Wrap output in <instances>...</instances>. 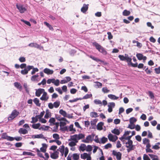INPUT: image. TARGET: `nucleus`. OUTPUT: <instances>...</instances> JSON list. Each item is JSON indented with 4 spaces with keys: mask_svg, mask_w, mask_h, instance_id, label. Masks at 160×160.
I'll return each instance as SVG.
<instances>
[{
    "mask_svg": "<svg viewBox=\"0 0 160 160\" xmlns=\"http://www.w3.org/2000/svg\"><path fill=\"white\" fill-rule=\"evenodd\" d=\"M120 60L128 62L129 65H131L132 67H136L138 65V63H133L132 62V58L130 57L127 54H125V56L123 55H119L118 56Z\"/></svg>",
    "mask_w": 160,
    "mask_h": 160,
    "instance_id": "nucleus-1",
    "label": "nucleus"
},
{
    "mask_svg": "<svg viewBox=\"0 0 160 160\" xmlns=\"http://www.w3.org/2000/svg\"><path fill=\"white\" fill-rule=\"evenodd\" d=\"M92 45L95 47L96 49L99 52L102 53V54L104 55H106L107 54V52L104 48L97 42H94L92 43Z\"/></svg>",
    "mask_w": 160,
    "mask_h": 160,
    "instance_id": "nucleus-2",
    "label": "nucleus"
},
{
    "mask_svg": "<svg viewBox=\"0 0 160 160\" xmlns=\"http://www.w3.org/2000/svg\"><path fill=\"white\" fill-rule=\"evenodd\" d=\"M19 114V112L17 110H13L8 118V121H11L17 117Z\"/></svg>",
    "mask_w": 160,
    "mask_h": 160,
    "instance_id": "nucleus-3",
    "label": "nucleus"
},
{
    "mask_svg": "<svg viewBox=\"0 0 160 160\" xmlns=\"http://www.w3.org/2000/svg\"><path fill=\"white\" fill-rule=\"evenodd\" d=\"M16 6L18 9L19 10L20 13H22L27 11V9L24 5L22 4L18 5L17 4Z\"/></svg>",
    "mask_w": 160,
    "mask_h": 160,
    "instance_id": "nucleus-4",
    "label": "nucleus"
},
{
    "mask_svg": "<svg viewBox=\"0 0 160 160\" xmlns=\"http://www.w3.org/2000/svg\"><path fill=\"white\" fill-rule=\"evenodd\" d=\"M32 67L30 65L27 66L26 68L21 71V73L22 75H26L28 73V71L32 69Z\"/></svg>",
    "mask_w": 160,
    "mask_h": 160,
    "instance_id": "nucleus-5",
    "label": "nucleus"
},
{
    "mask_svg": "<svg viewBox=\"0 0 160 160\" xmlns=\"http://www.w3.org/2000/svg\"><path fill=\"white\" fill-rule=\"evenodd\" d=\"M58 150L55 151L53 152L50 153V157L52 159H56L59 157V152Z\"/></svg>",
    "mask_w": 160,
    "mask_h": 160,
    "instance_id": "nucleus-6",
    "label": "nucleus"
},
{
    "mask_svg": "<svg viewBox=\"0 0 160 160\" xmlns=\"http://www.w3.org/2000/svg\"><path fill=\"white\" fill-rule=\"evenodd\" d=\"M94 136V134H92V137L91 135L87 136L85 139L82 140V142L86 143L89 142L90 141L92 142V138Z\"/></svg>",
    "mask_w": 160,
    "mask_h": 160,
    "instance_id": "nucleus-7",
    "label": "nucleus"
},
{
    "mask_svg": "<svg viewBox=\"0 0 160 160\" xmlns=\"http://www.w3.org/2000/svg\"><path fill=\"white\" fill-rule=\"evenodd\" d=\"M112 154L116 156V158L118 160H120L121 159L122 154L120 152H117L116 151L113 150L112 151Z\"/></svg>",
    "mask_w": 160,
    "mask_h": 160,
    "instance_id": "nucleus-8",
    "label": "nucleus"
},
{
    "mask_svg": "<svg viewBox=\"0 0 160 160\" xmlns=\"http://www.w3.org/2000/svg\"><path fill=\"white\" fill-rule=\"evenodd\" d=\"M108 138L110 141L112 142H115L118 139L117 136H113V135L111 133L109 134L108 136Z\"/></svg>",
    "mask_w": 160,
    "mask_h": 160,
    "instance_id": "nucleus-9",
    "label": "nucleus"
},
{
    "mask_svg": "<svg viewBox=\"0 0 160 160\" xmlns=\"http://www.w3.org/2000/svg\"><path fill=\"white\" fill-rule=\"evenodd\" d=\"M115 103L113 102L109 103L108 106V111L109 112H111L112 111V108L115 106Z\"/></svg>",
    "mask_w": 160,
    "mask_h": 160,
    "instance_id": "nucleus-10",
    "label": "nucleus"
},
{
    "mask_svg": "<svg viewBox=\"0 0 160 160\" xmlns=\"http://www.w3.org/2000/svg\"><path fill=\"white\" fill-rule=\"evenodd\" d=\"M32 138H43L47 140L46 138L44 137L43 135L42 134H37L36 135H33L32 136Z\"/></svg>",
    "mask_w": 160,
    "mask_h": 160,
    "instance_id": "nucleus-11",
    "label": "nucleus"
},
{
    "mask_svg": "<svg viewBox=\"0 0 160 160\" xmlns=\"http://www.w3.org/2000/svg\"><path fill=\"white\" fill-rule=\"evenodd\" d=\"M72 140L75 142H78V139L77 134H74V135L70 136V139H69V141Z\"/></svg>",
    "mask_w": 160,
    "mask_h": 160,
    "instance_id": "nucleus-12",
    "label": "nucleus"
},
{
    "mask_svg": "<svg viewBox=\"0 0 160 160\" xmlns=\"http://www.w3.org/2000/svg\"><path fill=\"white\" fill-rule=\"evenodd\" d=\"M88 4H84L83 7L81 8V11L83 13H85L88 9Z\"/></svg>",
    "mask_w": 160,
    "mask_h": 160,
    "instance_id": "nucleus-13",
    "label": "nucleus"
},
{
    "mask_svg": "<svg viewBox=\"0 0 160 160\" xmlns=\"http://www.w3.org/2000/svg\"><path fill=\"white\" fill-rule=\"evenodd\" d=\"M132 144V140H129L128 142L126 143V147L129 148L130 150L132 149L133 148Z\"/></svg>",
    "mask_w": 160,
    "mask_h": 160,
    "instance_id": "nucleus-14",
    "label": "nucleus"
},
{
    "mask_svg": "<svg viewBox=\"0 0 160 160\" xmlns=\"http://www.w3.org/2000/svg\"><path fill=\"white\" fill-rule=\"evenodd\" d=\"M45 91L44 89L39 88L37 90L36 92V95L37 97H40L41 94Z\"/></svg>",
    "mask_w": 160,
    "mask_h": 160,
    "instance_id": "nucleus-15",
    "label": "nucleus"
},
{
    "mask_svg": "<svg viewBox=\"0 0 160 160\" xmlns=\"http://www.w3.org/2000/svg\"><path fill=\"white\" fill-rule=\"evenodd\" d=\"M18 132L20 134H25L28 133V131L26 129L21 128L19 129Z\"/></svg>",
    "mask_w": 160,
    "mask_h": 160,
    "instance_id": "nucleus-16",
    "label": "nucleus"
},
{
    "mask_svg": "<svg viewBox=\"0 0 160 160\" xmlns=\"http://www.w3.org/2000/svg\"><path fill=\"white\" fill-rule=\"evenodd\" d=\"M48 98V97L47 96V93L45 91L43 92V95L40 98V99L42 100H47Z\"/></svg>",
    "mask_w": 160,
    "mask_h": 160,
    "instance_id": "nucleus-17",
    "label": "nucleus"
},
{
    "mask_svg": "<svg viewBox=\"0 0 160 160\" xmlns=\"http://www.w3.org/2000/svg\"><path fill=\"white\" fill-rule=\"evenodd\" d=\"M42 147L41 148L40 150L43 152H45L46 151V149L47 148V145L45 143L42 144Z\"/></svg>",
    "mask_w": 160,
    "mask_h": 160,
    "instance_id": "nucleus-18",
    "label": "nucleus"
},
{
    "mask_svg": "<svg viewBox=\"0 0 160 160\" xmlns=\"http://www.w3.org/2000/svg\"><path fill=\"white\" fill-rule=\"evenodd\" d=\"M44 72L48 75L52 74L53 73V71L48 68H45L43 70Z\"/></svg>",
    "mask_w": 160,
    "mask_h": 160,
    "instance_id": "nucleus-19",
    "label": "nucleus"
},
{
    "mask_svg": "<svg viewBox=\"0 0 160 160\" xmlns=\"http://www.w3.org/2000/svg\"><path fill=\"white\" fill-rule=\"evenodd\" d=\"M69 131L72 132V134H74L76 132V130L73 128V125L72 124H71L68 128Z\"/></svg>",
    "mask_w": 160,
    "mask_h": 160,
    "instance_id": "nucleus-20",
    "label": "nucleus"
},
{
    "mask_svg": "<svg viewBox=\"0 0 160 160\" xmlns=\"http://www.w3.org/2000/svg\"><path fill=\"white\" fill-rule=\"evenodd\" d=\"M150 140L147 138H145L142 139V143L146 145H150Z\"/></svg>",
    "mask_w": 160,
    "mask_h": 160,
    "instance_id": "nucleus-21",
    "label": "nucleus"
},
{
    "mask_svg": "<svg viewBox=\"0 0 160 160\" xmlns=\"http://www.w3.org/2000/svg\"><path fill=\"white\" fill-rule=\"evenodd\" d=\"M28 46L31 47L40 48V46L36 43H31L28 44Z\"/></svg>",
    "mask_w": 160,
    "mask_h": 160,
    "instance_id": "nucleus-22",
    "label": "nucleus"
},
{
    "mask_svg": "<svg viewBox=\"0 0 160 160\" xmlns=\"http://www.w3.org/2000/svg\"><path fill=\"white\" fill-rule=\"evenodd\" d=\"M103 123L102 122H100L98 123L97 125V129L99 130H101L102 129V126Z\"/></svg>",
    "mask_w": 160,
    "mask_h": 160,
    "instance_id": "nucleus-23",
    "label": "nucleus"
},
{
    "mask_svg": "<svg viewBox=\"0 0 160 160\" xmlns=\"http://www.w3.org/2000/svg\"><path fill=\"white\" fill-rule=\"evenodd\" d=\"M33 101L37 106L40 107L41 106V103H39V101L38 98H35L33 99Z\"/></svg>",
    "mask_w": 160,
    "mask_h": 160,
    "instance_id": "nucleus-24",
    "label": "nucleus"
},
{
    "mask_svg": "<svg viewBox=\"0 0 160 160\" xmlns=\"http://www.w3.org/2000/svg\"><path fill=\"white\" fill-rule=\"evenodd\" d=\"M151 147V145H146V152H153V151L150 148Z\"/></svg>",
    "mask_w": 160,
    "mask_h": 160,
    "instance_id": "nucleus-25",
    "label": "nucleus"
},
{
    "mask_svg": "<svg viewBox=\"0 0 160 160\" xmlns=\"http://www.w3.org/2000/svg\"><path fill=\"white\" fill-rule=\"evenodd\" d=\"M51 116V113L49 112L48 109L46 110V113L45 115L44 116V118L46 119L48 118L49 117Z\"/></svg>",
    "mask_w": 160,
    "mask_h": 160,
    "instance_id": "nucleus-26",
    "label": "nucleus"
},
{
    "mask_svg": "<svg viewBox=\"0 0 160 160\" xmlns=\"http://www.w3.org/2000/svg\"><path fill=\"white\" fill-rule=\"evenodd\" d=\"M86 145L84 144H81L79 147V150L84 151L86 149Z\"/></svg>",
    "mask_w": 160,
    "mask_h": 160,
    "instance_id": "nucleus-27",
    "label": "nucleus"
},
{
    "mask_svg": "<svg viewBox=\"0 0 160 160\" xmlns=\"http://www.w3.org/2000/svg\"><path fill=\"white\" fill-rule=\"evenodd\" d=\"M90 116L92 118H96L98 117V113L94 112H91L90 113Z\"/></svg>",
    "mask_w": 160,
    "mask_h": 160,
    "instance_id": "nucleus-28",
    "label": "nucleus"
},
{
    "mask_svg": "<svg viewBox=\"0 0 160 160\" xmlns=\"http://www.w3.org/2000/svg\"><path fill=\"white\" fill-rule=\"evenodd\" d=\"M108 97L109 98L112 99L117 100L118 98V97H117L115 95L112 94H109L108 95Z\"/></svg>",
    "mask_w": 160,
    "mask_h": 160,
    "instance_id": "nucleus-29",
    "label": "nucleus"
},
{
    "mask_svg": "<svg viewBox=\"0 0 160 160\" xmlns=\"http://www.w3.org/2000/svg\"><path fill=\"white\" fill-rule=\"evenodd\" d=\"M79 158V155L77 153H74L72 155V159L74 160H78Z\"/></svg>",
    "mask_w": 160,
    "mask_h": 160,
    "instance_id": "nucleus-30",
    "label": "nucleus"
},
{
    "mask_svg": "<svg viewBox=\"0 0 160 160\" xmlns=\"http://www.w3.org/2000/svg\"><path fill=\"white\" fill-rule=\"evenodd\" d=\"M131 13L130 11L124 10L122 12V14L124 16H128Z\"/></svg>",
    "mask_w": 160,
    "mask_h": 160,
    "instance_id": "nucleus-31",
    "label": "nucleus"
},
{
    "mask_svg": "<svg viewBox=\"0 0 160 160\" xmlns=\"http://www.w3.org/2000/svg\"><path fill=\"white\" fill-rule=\"evenodd\" d=\"M60 104V101H57L54 102L53 104L54 107L55 108H57L59 106Z\"/></svg>",
    "mask_w": 160,
    "mask_h": 160,
    "instance_id": "nucleus-32",
    "label": "nucleus"
},
{
    "mask_svg": "<svg viewBox=\"0 0 160 160\" xmlns=\"http://www.w3.org/2000/svg\"><path fill=\"white\" fill-rule=\"evenodd\" d=\"M36 151L37 152V154L39 157L42 158H44L42 154L40 152V151L38 149L36 148Z\"/></svg>",
    "mask_w": 160,
    "mask_h": 160,
    "instance_id": "nucleus-33",
    "label": "nucleus"
},
{
    "mask_svg": "<svg viewBox=\"0 0 160 160\" xmlns=\"http://www.w3.org/2000/svg\"><path fill=\"white\" fill-rule=\"evenodd\" d=\"M112 132L117 135H119L120 133V131L118 129H114L111 131Z\"/></svg>",
    "mask_w": 160,
    "mask_h": 160,
    "instance_id": "nucleus-34",
    "label": "nucleus"
},
{
    "mask_svg": "<svg viewBox=\"0 0 160 160\" xmlns=\"http://www.w3.org/2000/svg\"><path fill=\"white\" fill-rule=\"evenodd\" d=\"M92 96V95L91 94H88L85 95L82 98H81V100L82 99H87L91 98Z\"/></svg>",
    "mask_w": 160,
    "mask_h": 160,
    "instance_id": "nucleus-35",
    "label": "nucleus"
},
{
    "mask_svg": "<svg viewBox=\"0 0 160 160\" xmlns=\"http://www.w3.org/2000/svg\"><path fill=\"white\" fill-rule=\"evenodd\" d=\"M40 125L41 124L39 123L34 124L32 125V127L34 129H37L39 128Z\"/></svg>",
    "mask_w": 160,
    "mask_h": 160,
    "instance_id": "nucleus-36",
    "label": "nucleus"
},
{
    "mask_svg": "<svg viewBox=\"0 0 160 160\" xmlns=\"http://www.w3.org/2000/svg\"><path fill=\"white\" fill-rule=\"evenodd\" d=\"M30 66L33 67V68H32V70L31 73L32 75H33L36 73V72H38L39 70L37 68H34L33 66Z\"/></svg>",
    "mask_w": 160,
    "mask_h": 160,
    "instance_id": "nucleus-37",
    "label": "nucleus"
},
{
    "mask_svg": "<svg viewBox=\"0 0 160 160\" xmlns=\"http://www.w3.org/2000/svg\"><path fill=\"white\" fill-rule=\"evenodd\" d=\"M39 77V75L38 74H37L32 76L31 78V80L32 81H37V78Z\"/></svg>",
    "mask_w": 160,
    "mask_h": 160,
    "instance_id": "nucleus-38",
    "label": "nucleus"
},
{
    "mask_svg": "<svg viewBox=\"0 0 160 160\" xmlns=\"http://www.w3.org/2000/svg\"><path fill=\"white\" fill-rule=\"evenodd\" d=\"M59 113L63 116L64 117H67V113L65 111H64L62 109H60L59 111Z\"/></svg>",
    "mask_w": 160,
    "mask_h": 160,
    "instance_id": "nucleus-39",
    "label": "nucleus"
},
{
    "mask_svg": "<svg viewBox=\"0 0 160 160\" xmlns=\"http://www.w3.org/2000/svg\"><path fill=\"white\" fill-rule=\"evenodd\" d=\"M44 23L45 25L48 27L49 29L53 31V28L52 26L50 25L49 23H48L46 22H44Z\"/></svg>",
    "mask_w": 160,
    "mask_h": 160,
    "instance_id": "nucleus-40",
    "label": "nucleus"
},
{
    "mask_svg": "<svg viewBox=\"0 0 160 160\" xmlns=\"http://www.w3.org/2000/svg\"><path fill=\"white\" fill-rule=\"evenodd\" d=\"M89 154L87 153H84L81 155V158L83 159H85L88 156Z\"/></svg>",
    "mask_w": 160,
    "mask_h": 160,
    "instance_id": "nucleus-41",
    "label": "nucleus"
},
{
    "mask_svg": "<svg viewBox=\"0 0 160 160\" xmlns=\"http://www.w3.org/2000/svg\"><path fill=\"white\" fill-rule=\"evenodd\" d=\"M137 121V119L134 117H132L130 118L129 122L131 124H134Z\"/></svg>",
    "mask_w": 160,
    "mask_h": 160,
    "instance_id": "nucleus-42",
    "label": "nucleus"
},
{
    "mask_svg": "<svg viewBox=\"0 0 160 160\" xmlns=\"http://www.w3.org/2000/svg\"><path fill=\"white\" fill-rule=\"evenodd\" d=\"M8 136V135L6 133H3L1 136V138L3 139L7 140Z\"/></svg>",
    "mask_w": 160,
    "mask_h": 160,
    "instance_id": "nucleus-43",
    "label": "nucleus"
},
{
    "mask_svg": "<svg viewBox=\"0 0 160 160\" xmlns=\"http://www.w3.org/2000/svg\"><path fill=\"white\" fill-rule=\"evenodd\" d=\"M14 86L17 88L19 89H21L22 88L20 84L18 82H15L14 83Z\"/></svg>",
    "mask_w": 160,
    "mask_h": 160,
    "instance_id": "nucleus-44",
    "label": "nucleus"
},
{
    "mask_svg": "<svg viewBox=\"0 0 160 160\" xmlns=\"http://www.w3.org/2000/svg\"><path fill=\"white\" fill-rule=\"evenodd\" d=\"M97 121L95 120L91 121V124L92 126V128L94 129L96 126Z\"/></svg>",
    "mask_w": 160,
    "mask_h": 160,
    "instance_id": "nucleus-45",
    "label": "nucleus"
},
{
    "mask_svg": "<svg viewBox=\"0 0 160 160\" xmlns=\"http://www.w3.org/2000/svg\"><path fill=\"white\" fill-rule=\"evenodd\" d=\"M77 135L78 140L83 138L85 137V135L82 133H80L78 134H77Z\"/></svg>",
    "mask_w": 160,
    "mask_h": 160,
    "instance_id": "nucleus-46",
    "label": "nucleus"
},
{
    "mask_svg": "<svg viewBox=\"0 0 160 160\" xmlns=\"http://www.w3.org/2000/svg\"><path fill=\"white\" fill-rule=\"evenodd\" d=\"M53 83L57 86H58L60 84V81L58 79H55V80L53 81Z\"/></svg>",
    "mask_w": 160,
    "mask_h": 160,
    "instance_id": "nucleus-47",
    "label": "nucleus"
},
{
    "mask_svg": "<svg viewBox=\"0 0 160 160\" xmlns=\"http://www.w3.org/2000/svg\"><path fill=\"white\" fill-rule=\"evenodd\" d=\"M94 102L96 104L98 105H102V103L101 100L98 99H95L94 100Z\"/></svg>",
    "mask_w": 160,
    "mask_h": 160,
    "instance_id": "nucleus-48",
    "label": "nucleus"
},
{
    "mask_svg": "<svg viewBox=\"0 0 160 160\" xmlns=\"http://www.w3.org/2000/svg\"><path fill=\"white\" fill-rule=\"evenodd\" d=\"M148 94H149V96L151 99H154V94L152 92L150 91H148Z\"/></svg>",
    "mask_w": 160,
    "mask_h": 160,
    "instance_id": "nucleus-49",
    "label": "nucleus"
},
{
    "mask_svg": "<svg viewBox=\"0 0 160 160\" xmlns=\"http://www.w3.org/2000/svg\"><path fill=\"white\" fill-rule=\"evenodd\" d=\"M108 141V139L105 137H103L101 138V143H102L103 144L105 143L106 142H107Z\"/></svg>",
    "mask_w": 160,
    "mask_h": 160,
    "instance_id": "nucleus-50",
    "label": "nucleus"
},
{
    "mask_svg": "<svg viewBox=\"0 0 160 160\" xmlns=\"http://www.w3.org/2000/svg\"><path fill=\"white\" fill-rule=\"evenodd\" d=\"M77 143L75 142L72 141L69 142L68 143V145L70 147L74 146L76 145Z\"/></svg>",
    "mask_w": 160,
    "mask_h": 160,
    "instance_id": "nucleus-51",
    "label": "nucleus"
},
{
    "mask_svg": "<svg viewBox=\"0 0 160 160\" xmlns=\"http://www.w3.org/2000/svg\"><path fill=\"white\" fill-rule=\"evenodd\" d=\"M65 146L62 145V146H60V147L59 148V149H58V151H60V152L65 151Z\"/></svg>",
    "mask_w": 160,
    "mask_h": 160,
    "instance_id": "nucleus-52",
    "label": "nucleus"
},
{
    "mask_svg": "<svg viewBox=\"0 0 160 160\" xmlns=\"http://www.w3.org/2000/svg\"><path fill=\"white\" fill-rule=\"evenodd\" d=\"M102 90L104 93H108L110 92V90L108 89L107 87L103 88H102Z\"/></svg>",
    "mask_w": 160,
    "mask_h": 160,
    "instance_id": "nucleus-53",
    "label": "nucleus"
},
{
    "mask_svg": "<svg viewBox=\"0 0 160 160\" xmlns=\"http://www.w3.org/2000/svg\"><path fill=\"white\" fill-rule=\"evenodd\" d=\"M56 126L55 127H54L53 129V132H56L57 131V130L58 129V128L59 126V124L58 123H56L55 124Z\"/></svg>",
    "mask_w": 160,
    "mask_h": 160,
    "instance_id": "nucleus-54",
    "label": "nucleus"
},
{
    "mask_svg": "<svg viewBox=\"0 0 160 160\" xmlns=\"http://www.w3.org/2000/svg\"><path fill=\"white\" fill-rule=\"evenodd\" d=\"M147 58L146 56H144L141 53V60H143V62L144 63L146 60Z\"/></svg>",
    "mask_w": 160,
    "mask_h": 160,
    "instance_id": "nucleus-55",
    "label": "nucleus"
},
{
    "mask_svg": "<svg viewBox=\"0 0 160 160\" xmlns=\"http://www.w3.org/2000/svg\"><path fill=\"white\" fill-rule=\"evenodd\" d=\"M79 100H81V98H77L73 100H69V102L71 103L76 102Z\"/></svg>",
    "mask_w": 160,
    "mask_h": 160,
    "instance_id": "nucleus-56",
    "label": "nucleus"
},
{
    "mask_svg": "<svg viewBox=\"0 0 160 160\" xmlns=\"http://www.w3.org/2000/svg\"><path fill=\"white\" fill-rule=\"evenodd\" d=\"M32 121L31 122L32 123H34L38 121V118L34 117H32Z\"/></svg>",
    "mask_w": 160,
    "mask_h": 160,
    "instance_id": "nucleus-57",
    "label": "nucleus"
},
{
    "mask_svg": "<svg viewBox=\"0 0 160 160\" xmlns=\"http://www.w3.org/2000/svg\"><path fill=\"white\" fill-rule=\"evenodd\" d=\"M152 148L155 150H158L160 148V147L157 144V143L154 146H153Z\"/></svg>",
    "mask_w": 160,
    "mask_h": 160,
    "instance_id": "nucleus-58",
    "label": "nucleus"
},
{
    "mask_svg": "<svg viewBox=\"0 0 160 160\" xmlns=\"http://www.w3.org/2000/svg\"><path fill=\"white\" fill-rule=\"evenodd\" d=\"M53 138L56 139V140H58L60 138L59 135L57 133L53 134Z\"/></svg>",
    "mask_w": 160,
    "mask_h": 160,
    "instance_id": "nucleus-59",
    "label": "nucleus"
},
{
    "mask_svg": "<svg viewBox=\"0 0 160 160\" xmlns=\"http://www.w3.org/2000/svg\"><path fill=\"white\" fill-rule=\"evenodd\" d=\"M128 128L131 129H133L135 128V125L134 124H131L128 125Z\"/></svg>",
    "mask_w": 160,
    "mask_h": 160,
    "instance_id": "nucleus-60",
    "label": "nucleus"
},
{
    "mask_svg": "<svg viewBox=\"0 0 160 160\" xmlns=\"http://www.w3.org/2000/svg\"><path fill=\"white\" fill-rule=\"evenodd\" d=\"M21 21L22 22H24L25 24H26L27 25H28L29 26H31V24H30V22H29L25 21L23 19H21Z\"/></svg>",
    "mask_w": 160,
    "mask_h": 160,
    "instance_id": "nucleus-61",
    "label": "nucleus"
},
{
    "mask_svg": "<svg viewBox=\"0 0 160 160\" xmlns=\"http://www.w3.org/2000/svg\"><path fill=\"white\" fill-rule=\"evenodd\" d=\"M107 34L108 35V39L110 40L113 38V36L112 35L111 32H107Z\"/></svg>",
    "mask_w": 160,
    "mask_h": 160,
    "instance_id": "nucleus-62",
    "label": "nucleus"
},
{
    "mask_svg": "<svg viewBox=\"0 0 160 160\" xmlns=\"http://www.w3.org/2000/svg\"><path fill=\"white\" fill-rule=\"evenodd\" d=\"M155 72L157 74H159L160 73V67L158 68H156L154 69Z\"/></svg>",
    "mask_w": 160,
    "mask_h": 160,
    "instance_id": "nucleus-63",
    "label": "nucleus"
},
{
    "mask_svg": "<svg viewBox=\"0 0 160 160\" xmlns=\"http://www.w3.org/2000/svg\"><path fill=\"white\" fill-rule=\"evenodd\" d=\"M143 159L144 160H150L148 155L146 154H144Z\"/></svg>",
    "mask_w": 160,
    "mask_h": 160,
    "instance_id": "nucleus-64",
    "label": "nucleus"
}]
</instances>
